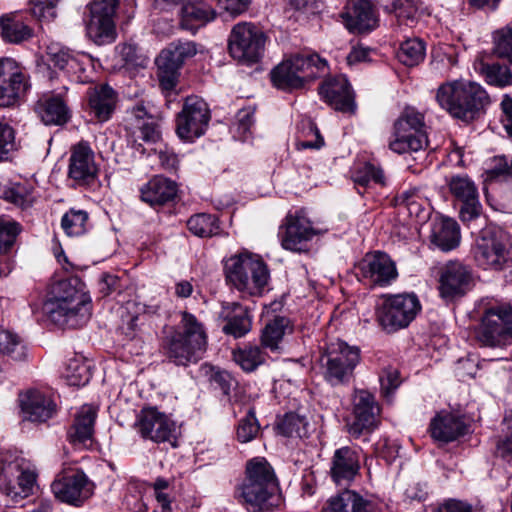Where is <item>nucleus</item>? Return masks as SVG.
<instances>
[{
	"mask_svg": "<svg viewBox=\"0 0 512 512\" xmlns=\"http://www.w3.org/2000/svg\"><path fill=\"white\" fill-rule=\"evenodd\" d=\"M48 319L61 328L76 329L88 323L92 315L91 297L78 278L64 279L52 289L44 303Z\"/></svg>",
	"mask_w": 512,
	"mask_h": 512,
	"instance_id": "obj_1",
	"label": "nucleus"
},
{
	"mask_svg": "<svg viewBox=\"0 0 512 512\" xmlns=\"http://www.w3.org/2000/svg\"><path fill=\"white\" fill-rule=\"evenodd\" d=\"M238 497L260 511H270L280 505L279 482L273 467L264 457L247 461Z\"/></svg>",
	"mask_w": 512,
	"mask_h": 512,
	"instance_id": "obj_2",
	"label": "nucleus"
},
{
	"mask_svg": "<svg viewBox=\"0 0 512 512\" xmlns=\"http://www.w3.org/2000/svg\"><path fill=\"white\" fill-rule=\"evenodd\" d=\"M207 348L204 325L191 313L182 312L178 328L167 335L162 349L167 359L177 366L198 362Z\"/></svg>",
	"mask_w": 512,
	"mask_h": 512,
	"instance_id": "obj_3",
	"label": "nucleus"
},
{
	"mask_svg": "<svg viewBox=\"0 0 512 512\" xmlns=\"http://www.w3.org/2000/svg\"><path fill=\"white\" fill-rule=\"evenodd\" d=\"M436 101L451 116L470 122L479 117L490 103V98L480 84L456 80L438 87Z\"/></svg>",
	"mask_w": 512,
	"mask_h": 512,
	"instance_id": "obj_4",
	"label": "nucleus"
},
{
	"mask_svg": "<svg viewBox=\"0 0 512 512\" xmlns=\"http://www.w3.org/2000/svg\"><path fill=\"white\" fill-rule=\"evenodd\" d=\"M224 273L227 283L243 296H262L269 290L270 271L258 255L243 252L229 257Z\"/></svg>",
	"mask_w": 512,
	"mask_h": 512,
	"instance_id": "obj_5",
	"label": "nucleus"
},
{
	"mask_svg": "<svg viewBox=\"0 0 512 512\" xmlns=\"http://www.w3.org/2000/svg\"><path fill=\"white\" fill-rule=\"evenodd\" d=\"M326 65V61L317 54L294 55L271 71V80L278 89L291 91L319 77Z\"/></svg>",
	"mask_w": 512,
	"mask_h": 512,
	"instance_id": "obj_6",
	"label": "nucleus"
},
{
	"mask_svg": "<svg viewBox=\"0 0 512 512\" xmlns=\"http://www.w3.org/2000/svg\"><path fill=\"white\" fill-rule=\"evenodd\" d=\"M324 379L332 386L348 383L360 362V350L343 341L331 342L320 356Z\"/></svg>",
	"mask_w": 512,
	"mask_h": 512,
	"instance_id": "obj_7",
	"label": "nucleus"
},
{
	"mask_svg": "<svg viewBox=\"0 0 512 512\" xmlns=\"http://www.w3.org/2000/svg\"><path fill=\"white\" fill-rule=\"evenodd\" d=\"M421 310L416 294L402 293L384 298L376 310L379 325L387 332L406 328Z\"/></svg>",
	"mask_w": 512,
	"mask_h": 512,
	"instance_id": "obj_8",
	"label": "nucleus"
},
{
	"mask_svg": "<svg viewBox=\"0 0 512 512\" xmlns=\"http://www.w3.org/2000/svg\"><path fill=\"white\" fill-rule=\"evenodd\" d=\"M476 338L485 347L503 348L512 344V307L495 305L484 312Z\"/></svg>",
	"mask_w": 512,
	"mask_h": 512,
	"instance_id": "obj_9",
	"label": "nucleus"
},
{
	"mask_svg": "<svg viewBox=\"0 0 512 512\" xmlns=\"http://www.w3.org/2000/svg\"><path fill=\"white\" fill-rule=\"evenodd\" d=\"M509 236L497 227H486L476 240L474 259L485 270H502L508 259Z\"/></svg>",
	"mask_w": 512,
	"mask_h": 512,
	"instance_id": "obj_10",
	"label": "nucleus"
},
{
	"mask_svg": "<svg viewBox=\"0 0 512 512\" xmlns=\"http://www.w3.org/2000/svg\"><path fill=\"white\" fill-rule=\"evenodd\" d=\"M267 37L256 25L248 22L236 24L229 36L231 56L242 63H256L264 55Z\"/></svg>",
	"mask_w": 512,
	"mask_h": 512,
	"instance_id": "obj_11",
	"label": "nucleus"
},
{
	"mask_svg": "<svg viewBox=\"0 0 512 512\" xmlns=\"http://www.w3.org/2000/svg\"><path fill=\"white\" fill-rule=\"evenodd\" d=\"M118 0H95L88 6L85 17L86 34L97 45H105L116 40L115 14Z\"/></svg>",
	"mask_w": 512,
	"mask_h": 512,
	"instance_id": "obj_12",
	"label": "nucleus"
},
{
	"mask_svg": "<svg viewBox=\"0 0 512 512\" xmlns=\"http://www.w3.org/2000/svg\"><path fill=\"white\" fill-rule=\"evenodd\" d=\"M95 485L79 469L63 472L51 484L55 498L75 507L82 506L93 494Z\"/></svg>",
	"mask_w": 512,
	"mask_h": 512,
	"instance_id": "obj_13",
	"label": "nucleus"
},
{
	"mask_svg": "<svg viewBox=\"0 0 512 512\" xmlns=\"http://www.w3.org/2000/svg\"><path fill=\"white\" fill-rule=\"evenodd\" d=\"M210 117L208 104L203 99L197 96L187 97L176 118L177 135L182 140L194 141L204 135Z\"/></svg>",
	"mask_w": 512,
	"mask_h": 512,
	"instance_id": "obj_14",
	"label": "nucleus"
},
{
	"mask_svg": "<svg viewBox=\"0 0 512 512\" xmlns=\"http://www.w3.org/2000/svg\"><path fill=\"white\" fill-rule=\"evenodd\" d=\"M380 408L373 394L366 390H357L353 396L352 419L347 423L349 435L355 439L371 433L378 424Z\"/></svg>",
	"mask_w": 512,
	"mask_h": 512,
	"instance_id": "obj_15",
	"label": "nucleus"
},
{
	"mask_svg": "<svg viewBox=\"0 0 512 512\" xmlns=\"http://www.w3.org/2000/svg\"><path fill=\"white\" fill-rule=\"evenodd\" d=\"M139 434L156 443L171 441L175 438V423L156 407L143 408L135 423Z\"/></svg>",
	"mask_w": 512,
	"mask_h": 512,
	"instance_id": "obj_16",
	"label": "nucleus"
},
{
	"mask_svg": "<svg viewBox=\"0 0 512 512\" xmlns=\"http://www.w3.org/2000/svg\"><path fill=\"white\" fill-rule=\"evenodd\" d=\"M26 74L12 58H0V107L14 106L28 89Z\"/></svg>",
	"mask_w": 512,
	"mask_h": 512,
	"instance_id": "obj_17",
	"label": "nucleus"
},
{
	"mask_svg": "<svg viewBox=\"0 0 512 512\" xmlns=\"http://www.w3.org/2000/svg\"><path fill=\"white\" fill-rule=\"evenodd\" d=\"M95 153L88 142L81 141L71 149L68 176L76 186H90L98 177Z\"/></svg>",
	"mask_w": 512,
	"mask_h": 512,
	"instance_id": "obj_18",
	"label": "nucleus"
},
{
	"mask_svg": "<svg viewBox=\"0 0 512 512\" xmlns=\"http://www.w3.org/2000/svg\"><path fill=\"white\" fill-rule=\"evenodd\" d=\"M358 276L371 285L386 286L398 277L395 263L383 252L368 253L358 263Z\"/></svg>",
	"mask_w": 512,
	"mask_h": 512,
	"instance_id": "obj_19",
	"label": "nucleus"
},
{
	"mask_svg": "<svg viewBox=\"0 0 512 512\" xmlns=\"http://www.w3.org/2000/svg\"><path fill=\"white\" fill-rule=\"evenodd\" d=\"M448 186L451 194L462 203L459 210L461 221L468 223L478 218L482 206L475 183L467 175H456L450 178Z\"/></svg>",
	"mask_w": 512,
	"mask_h": 512,
	"instance_id": "obj_20",
	"label": "nucleus"
},
{
	"mask_svg": "<svg viewBox=\"0 0 512 512\" xmlns=\"http://www.w3.org/2000/svg\"><path fill=\"white\" fill-rule=\"evenodd\" d=\"M472 273L464 264L451 261L441 271L439 292L442 298L452 300L467 293L472 286Z\"/></svg>",
	"mask_w": 512,
	"mask_h": 512,
	"instance_id": "obj_21",
	"label": "nucleus"
},
{
	"mask_svg": "<svg viewBox=\"0 0 512 512\" xmlns=\"http://www.w3.org/2000/svg\"><path fill=\"white\" fill-rule=\"evenodd\" d=\"M360 453L357 449L343 446L334 451L329 474L338 486H349L360 472Z\"/></svg>",
	"mask_w": 512,
	"mask_h": 512,
	"instance_id": "obj_22",
	"label": "nucleus"
},
{
	"mask_svg": "<svg viewBox=\"0 0 512 512\" xmlns=\"http://www.w3.org/2000/svg\"><path fill=\"white\" fill-rule=\"evenodd\" d=\"M316 233L310 220L302 213L290 214L286 217L285 231L281 236L282 247L294 252L304 251Z\"/></svg>",
	"mask_w": 512,
	"mask_h": 512,
	"instance_id": "obj_23",
	"label": "nucleus"
},
{
	"mask_svg": "<svg viewBox=\"0 0 512 512\" xmlns=\"http://www.w3.org/2000/svg\"><path fill=\"white\" fill-rule=\"evenodd\" d=\"M321 97L335 110L353 113L354 97L351 86L344 76L330 78L319 87Z\"/></svg>",
	"mask_w": 512,
	"mask_h": 512,
	"instance_id": "obj_24",
	"label": "nucleus"
},
{
	"mask_svg": "<svg viewBox=\"0 0 512 512\" xmlns=\"http://www.w3.org/2000/svg\"><path fill=\"white\" fill-rule=\"evenodd\" d=\"M342 18L351 32H369L377 24L375 12L369 0H348Z\"/></svg>",
	"mask_w": 512,
	"mask_h": 512,
	"instance_id": "obj_25",
	"label": "nucleus"
},
{
	"mask_svg": "<svg viewBox=\"0 0 512 512\" xmlns=\"http://www.w3.org/2000/svg\"><path fill=\"white\" fill-rule=\"evenodd\" d=\"M178 185L161 175L152 177L140 188V198L153 208L162 207L175 200Z\"/></svg>",
	"mask_w": 512,
	"mask_h": 512,
	"instance_id": "obj_26",
	"label": "nucleus"
},
{
	"mask_svg": "<svg viewBox=\"0 0 512 512\" xmlns=\"http://www.w3.org/2000/svg\"><path fill=\"white\" fill-rule=\"evenodd\" d=\"M23 418L31 422H45L55 411L53 401L38 390H30L19 396Z\"/></svg>",
	"mask_w": 512,
	"mask_h": 512,
	"instance_id": "obj_27",
	"label": "nucleus"
},
{
	"mask_svg": "<svg viewBox=\"0 0 512 512\" xmlns=\"http://www.w3.org/2000/svg\"><path fill=\"white\" fill-rule=\"evenodd\" d=\"M220 317L226 321L222 330L227 335L240 338L251 329V317L249 316L248 309L239 303H225Z\"/></svg>",
	"mask_w": 512,
	"mask_h": 512,
	"instance_id": "obj_28",
	"label": "nucleus"
},
{
	"mask_svg": "<svg viewBox=\"0 0 512 512\" xmlns=\"http://www.w3.org/2000/svg\"><path fill=\"white\" fill-rule=\"evenodd\" d=\"M158 68V79L160 85L165 90H172L178 80V71L184 64L172 44L163 49L155 60Z\"/></svg>",
	"mask_w": 512,
	"mask_h": 512,
	"instance_id": "obj_29",
	"label": "nucleus"
},
{
	"mask_svg": "<svg viewBox=\"0 0 512 512\" xmlns=\"http://www.w3.org/2000/svg\"><path fill=\"white\" fill-rule=\"evenodd\" d=\"M87 99L90 110L99 121H107L114 112L117 95L107 84L94 86L88 89Z\"/></svg>",
	"mask_w": 512,
	"mask_h": 512,
	"instance_id": "obj_30",
	"label": "nucleus"
},
{
	"mask_svg": "<svg viewBox=\"0 0 512 512\" xmlns=\"http://www.w3.org/2000/svg\"><path fill=\"white\" fill-rule=\"evenodd\" d=\"M467 429L461 417L451 413L438 414L430 424L431 436L444 443L452 442L465 435Z\"/></svg>",
	"mask_w": 512,
	"mask_h": 512,
	"instance_id": "obj_31",
	"label": "nucleus"
},
{
	"mask_svg": "<svg viewBox=\"0 0 512 512\" xmlns=\"http://www.w3.org/2000/svg\"><path fill=\"white\" fill-rule=\"evenodd\" d=\"M34 110L45 125H63L70 118L69 109L60 96L41 97L36 102Z\"/></svg>",
	"mask_w": 512,
	"mask_h": 512,
	"instance_id": "obj_32",
	"label": "nucleus"
},
{
	"mask_svg": "<svg viewBox=\"0 0 512 512\" xmlns=\"http://www.w3.org/2000/svg\"><path fill=\"white\" fill-rule=\"evenodd\" d=\"M428 144L426 132H416L415 134L402 126L393 124V132L390 137L388 147L397 154L408 152H417L424 149Z\"/></svg>",
	"mask_w": 512,
	"mask_h": 512,
	"instance_id": "obj_33",
	"label": "nucleus"
},
{
	"mask_svg": "<svg viewBox=\"0 0 512 512\" xmlns=\"http://www.w3.org/2000/svg\"><path fill=\"white\" fill-rule=\"evenodd\" d=\"M98 409L93 405H83L75 415L68 431L72 443H82L92 438Z\"/></svg>",
	"mask_w": 512,
	"mask_h": 512,
	"instance_id": "obj_34",
	"label": "nucleus"
},
{
	"mask_svg": "<svg viewBox=\"0 0 512 512\" xmlns=\"http://www.w3.org/2000/svg\"><path fill=\"white\" fill-rule=\"evenodd\" d=\"M460 239V230L456 221L445 218L433 223L430 240L440 250L447 252L455 249Z\"/></svg>",
	"mask_w": 512,
	"mask_h": 512,
	"instance_id": "obj_35",
	"label": "nucleus"
},
{
	"mask_svg": "<svg viewBox=\"0 0 512 512\" xmlns=\"http://www.w3.org/2000/svg\"><path fill=\"white\" fill-rule=\"evenodd\" d=\"M372 503L353 490H344L331 497L322 512H369Z\"/></svg>",
	"mask_w": 512,
	"mask_h": 512,
	"instance_id": "obj_36",
	"label": "nucleus"
},
{
	"mask_svg": "<svg viewBox=\"0 0 512 512\" xmlns=\"http://www.w3.org/2000/svg\"><path fill=\"white\" fill-rule=\"evenodd\" d=\"M215 18L216 12L210 6L202 3H187L182 7L180 25L183 29L196 33L200 27Z\"/></svg>",
	"mask_w": 512,
	"mask_h": 512,
	"instance_id": "obj_37",
	"label": "nucleus"
},
{
	"mask_svg": "<svg viewBox=\"0 0 512 512\" xmlns=\"http://www.w3.org/2000/svg\"><path fill=\"white\" fill-rule=\"evenodd\" d=\"M293 332V326L289 318L275 316L269 320L261 333V345L271 351H278L285 335Z\"/></svg>",
	"mask_w": 512,
	"mask_h": 512,
	"instance_id": "obj_38",
	"label": "nucleus"
},
{
	"mask_svg": "<svg viewBox=\"0 0 512 512\" xmlns=\"http://www.w3.org/2000/svg\"><path fill=\"white\" fill-rule=\"evenodd\" d=\"M485 182H512V157L496 155L487 161Z\"/></svg>",
	"mask_w": 512,
	"mask_h": 512,
	"instance_id": "obj_39",
	"label": "nucleus"
},
{
	"mask_svg": "<svg viewBox=\"0 0 512 512\" xmlns=\"http://www.w3.org/2000/svg\"><path fill=\"white\" fill-rule=\"evenodd\" d=\"M1 35L11 43H19L31 37V29L15 16L0 17Z\"/></svg>",
	"mask_w": 512,
	"mask_h": 512,
	"instance_id": "obj_40",
	"label": "nucleus"
},
{
	"mask_svg": "<svg viewBox=\"0 0 512 512\" xmlns=\"http://www.w3.org/2000/svg\"><path fill=\"white\" fill-rule=\"evenodd\" d=\"M23 462V458L12 455H5L0 460V491L8 497Z\"/></svg>",
	"mask_w": 512,
	"mask_h": 512,
	"instance_id": "obj_41",
	"label": "nucleus"
},
{
	"mask_svg": "<svg viewBox=\"0 0 512 512\" xmlns=\"http://www.w3.org/2000/svg\"><path fill=\"white\" fill-rule=\"evenodd\" d=\"M425 44L418 38L408 39L404 41L398 51V60L408 67H413L421 63L425 58Z\"/></svg>",
	"mask_w": 512,
	"mask_h": 512,
	"instance_id": "obj_42",
	"label": "nucleus"
},
{
	"mask_svg": "<svg viewBox=\"0 0 512 512\" xmlns=\"http://www.w3.org/2000/svg\"><path fill=\"white\" fill-rule=\"evenodd\" d=\"M187 227L198 237H212L220 233L218 219L210 214H196L189 218Z\"/></svg>",
	"mask_w": 512,
	"mask_h": 512,
	"instance_id": "obj_43",
	"label": "nucleus"
},
{
	"mask_svg": "<svg viewBox=\"0 0 512 512\" xmlns=\"http://www.w3.org/2000/svg\"><path fill=\"white\" fill-rule=\"evenodd\" d=\"M64 377L69 386H84L91 378L89 365L82 358L73 357L66 364Z\"/></svg>",
	"mask_w": 512,
	"mask_h": 512,
	"instance_id": "obj_44",
	"label": "nucleus"
},
{
	"mask_svg": "<svg viewBox=\"0 0 512 512\" xmlns=\"http://www.w3.org/2000/svg\"><path fill=\"white\" fill-rule=\"evenodd\" d=\"M5 355L20 361L26 357V348L16 333L2 329L0 330V356Z\"/></svg>",
	"mask_w": 512,
	"mask_h": 512,
	"instance_id": "obj_45",
	"label": "nucleus"
},
{
	"mask_svg": "<svg viewBox=\"0 0 512 512\" xmlns=\"http://www.w3.org/2000/svg\"><path fill=\"white\" fill-rule=\"evenodd\" d=\"M278 430L287 437L303 438L308 434V422L304 416L287 413L278 423Z\"/></svg>",
	"mask_w": 512,
	"mask_h": 512,
	"instance_id": "obj_46",
	"label": "nucleus"
},
{
	"mask_svg": "<svg viewBox=\"0 0 512 512\" xmlns=\"http://www.w3.org/2000/svg\"><path fill=\"white\" fill-rule=\"evenodd\" d=\"M481 73L488 84L504 87L512 84L511 69L499 63L482 64Z\"/></svg>",
	"mask_w": 512,
	"mask_h": 512,
	"instance_id": "obj_47",
	"label": "nucleus"
},
{
	"mask_svg": "<svg viewBox=\"0 0 512 512\" xmlns=\"http://www.w3.org/2000/svg\"><path fill=\"white\" fill-rule=\"evenodd\" d=\"M21 225L13 220L0 217V255L12 253Z\"/></svg>",
	"mask_w": 512,
	"mask_h": 512,
	"instance_id": "obj_48",
	"label": "nucleus"
},
{
	"mask_svg": "<svg viewBox=\"0 0 512 512\" xmlns=\"http://www.w3.org/2000/svg\"><path fill=\"white\" fill-rule=\"evenodd\" d=\"M234 360L244 371L252 372L264 362L265 356L259 346H246L234 352Z\"/></svg>",
	"mask_w": 512,
	"mask_h": 512,
	"instance_id": "obj_49",
	"label": "nucleus"
},
{
	"mask_svg": "<svg viewBox=\"0 0 512 512\" xmlns=\"http://www.w3.org/2000/svg\"><path fill=\"white\" fill-rule=\"evenodd\" d=\"M36 481V475L34 472L25 469L23 463H21L19 472L17 473L14 486L9 496L12 500L18 501L28 497L33 490Z\"/></svg>",
	"mask_w": 512,
	"mask_h": 512,
	"instance_id": "obj_50",
	"label": "nucleus"
},
{
	"mask_svg": "<svg viewBox=\"0 0 512 512\" xmlns=\"http://www.w3.org/2000/svg\"><path fill=\"white\" fill-rule=\"evenodd\" d=\"M88 213L84 210L70 209L61 220V226L69 236H79L85 233Z\"/></svg>",
	"mask_w": 512,
	"mask_h": 512,
	"instance_id": "obj_51",
	"label": "nucleus"
},
{
	"mask_svg": "<svg viewBox=\"0 0 512 512\" xmlns=\"http://www.w3.org/2000/svg\"><path fill=\"white\" fill-rule=\"evenodd\" d=\"M122 68L133 71L146 67L148 58L139 53L138 48L133 44H122L117 46Z\"/></svg>",
	"mask_w": 512,
	"mask_h": 512,
	"instance_id": "obj_52",
	"label": "nucleus"
},
{
	"mask_svg": "<svg viewBox=\"0 0 512 512\" xmlns=\"http://www.w3.org/2000/svg\"><path fill=\"white\" fill-rule=\"evenodd\" d=\"M391 11L399 22L412 26L418 19L419 6L418 0H390Z\"/></svg>",
	"mask_w": 512,
	"mask_h": 512,
	"instance_id": "obj_53",
	"label": "nucleus"
},
{
	"mask_svg": "<svg viewBox=\"0 0 512 512\" xmlns=\"http://www.w3.org/2000/svg\"><path fill=\"white\" fill-rule=\"evenodd\" d=\"M395 202L396 205L406 207L410 215L418 217L423 211L425 199L421 195L419 188H410L398 193L395 197Z\"/></svg>",
	"mask_w": 512,
	"mask_h": 512,
	"instance_id": "obj_54",
	"label": "nucleus"
},
{
	"mask_svg": "<svg viewBox=\"0 0 512 512\" xmlns=\"http://www.w3.org/2000/svg\"><path fill=\"white\" fill-rule=\"evenodd\" d=\"M394 124H397L399 127L402 126L414 134L416 132H425L424 115L413 107H406Z\"/></svg>",
	"mask_w": 512,
	"mask_h": 512,
	"instance_id": "obj_55",
	"label": "nucleus"
},
{
	"mask_svg": "<svg viewBox=\"0 0 512 512\" xmlns=\"http://www.w3.org/2000/svg\"><path fill=\"white\" fill-rule=\"evenodd\" d=\"M494 53L512 63V26L508 25L494 33Z\"/></svg>",
	"mask_w": 512,
	"mask_h": 512,
	"instance_id": "obj_56",
	"label": "nucleus"
},
{
	"mask_svg": "<svg viewBox=\"0 0 512 512\" xmlns=\"http://www.w3.org/2000/svg\"><path fill=\"white\" fill-rule=\"evenodd\" d=\"M259 429L260 426L255 412L253 410H249L247 415L239 422L237 439L242 443L250 442L257 436Z\"/></svg>",
	"mask_w": 512,
	"mask_h": 512,
	"instance_id": "obj_57",
	"label": "nucleus"
},
{
	"mask_svg": "<svg viewBox=\"0 0 512 512\" xmlns=\"http://www.w3.org/2000/svg\"><path fill=\"white\" fill-rule=\"evenodd\" d=\"M354 182L360 186H367L370 182L383 185L385 183V176L380 167L366 163L355 172Z\"/></svg>",
	"mask_w": 512,
	"mask_h": 512,
	"instance_id": "obj_58",
	"label": "nucleus"
},
{
	"mask_svg": "<svg viewBox=\"0 0 512 512\" xmlns=\"http://www.w3.org/2000/svg\"><path fill=\"white\" fill-rule=\"evenodd\" d=\"M66 72L75 75L78 81H86L84 76L88 67L92 66V57L84 52H74L68 61Z\"/></svg>",
	"mask_w": 512,
	"mask_h": 512,
	"instance_id": "obj_59",
	"label": "nucleus"
},
{
	"mask_svg": "<svg viewBox=\"0 0 512 512\" xmlns=\"http://www.w3.org/2000/svg\"><path fill=\"white\" fill-rule=\"evenodd\" d=\"M135 141H143L147 144H155L161 138V133L157 123L152 117H147L146 121L137 124V130L134 132Z\"/></svg>",
	"mask_w": 512,
	"mask_h": 512,
	"instance_id": "obj_60",
	"label": "nucleus"
},
{
	"mask_svg": "<svg viewBox=\"0 0 512 512\" xmlns=\"http://www.w3.org/2000/svg\"><path fill=\"white\" fill-rule=\"evenodd\" d=\"M16 150L14 129L7 123L0 122V161L8 160L11 153Z\"/></svg>",
	"mask_w": 512,
	"mask_h": 512,
	"instance_id": "obj_61",
	"label": "nucleus"
},
{
	"mask_svg": "<svg viewBox=\"0 0 512 512\" xmlns=\"http://www.w3.org/2000/svg\"><path fill=\"white\" fill-rule=\"evenodd\" d=\"M254 124V109L251 107L244 108L238 111L235 121V133L242 141H245L250 136L251 127Z\"/></svg>",
	"mask_w": 512,
	"mask_h": 512,
	"instance_id": "obj_62",
	"label": "nucleus"
},
{
	"mask_svg": "<svg viewBox=\"0 0 512 512\" xmlns=\"http://www.w3.org/2000/svg\"><path fill=\"white\" fill-rule=\"evenodd\" d=\"M381 391L389 397L401 384L400 374L396 368H384L380 375Z\"/></svg>",
	"mask_w": 512,
	"mask_h": 512,
	"instance_id": "obj_63",
	"label": "nucleus"
},
{
	"mask_svg": "<svg viewBox=\"0 0 512 512\" xmlns=\"http://www.w3.org/2000/svg\"><path fill=\"white\" fill-rule=\"evenodd\" d=\"M74 51L68 48L61 47L57 44H52L47 48L48 60L61 70H66L68 61L70 60Z\"/></svg>",
	"mask_w": 512,
	"mask_h": 512,
	"instance_id": "obj_64",
	"label": "nucleus"
}]
</instances>
